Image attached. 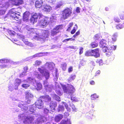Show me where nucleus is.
Segmentation results:
<instances>
[{"mask_svg":"<svg viewBox=\"0 0 124 124\" xmlns=\"http://www.w3.org/2000/svg\"><path fill=\"white\" fill-rule=\"evenodd\" d=\"M61 18L62 20L67 19L70 17L72 13V9L71 8L66 7L61 12Z\"/></svg>","mask_w":124,"mask_h":124,"instance_id":"1","label":"nucleus"},{"mask_svg":"<svg viewBox=\"0 0 124 124\" xmlns=\"http://www.w3.org/2000/svg\"><path fill=\"white\" fill-rule=\"evenodd\" d=\"M113 20L116 23H120L116 24V27L117 29H121L124 27V22H121V20L118 16H115L113 18Z\"/></svg>","mask_w":124,"mask_h":124,"instance_id":"2","label":"nucleus"},{"mask_svg":"<svg viewBox=\"0 0 124 124\" xmlns=\"http://www.w3.org/2000/svg\"><path fill=\"white\" fill-rule=\"evenodd\" d=\"M62 25H57L51 31V36H54L55 35L59 33L60 31L63 29Z\"/></svg>","mask_w":124,"mask_h":124,"instance_id":"3","label":"nucleus"},{"mask_svg":"<svg viewBox=\"0 0 124 124\" xmlns=\"http://www.w3.org/2000/svg\"><path fill=\"white\" fill-rule=\"evenodd\" d=\"M18 116L19 119H25L23 121V123L25 124H27L29 122H31V121H33L34 120L33 117L31 116L28 118L24 114H21L19 115Z\"/></svg>","mask_w":124,"mask_h":124,"instance_id":"4","label":"nucleus"},{"mask_svg":"<svg viewBox=\"0 0 124 124\" xmlns=\"http://www.w3.org/2000/svg\"><path fill=\"white\" fill-rule=\"evenodd\" d=\"M49 18H45L43 20H42L39 21V25L43 27L46 26L48 24L49 21L48 20Z\"/></svg>","mask_w":124,"mask_h":124,"instance_id":"5","label":"nucleus"},{"mask_svg":"<svg viewBox=\"0 0 124 124\" xmlns=\"http://www.w3.org/2000/svg\"><path fill=\"white\" fill-rule=\"evenodd\" d=\"M36 108L39 109H41L43 108L44 103L43 101L38 99L35 103Z\"/></svg>","mask_w":124,"mask_h":124,"instance_id":"6","label":"nucleus"},{"mask_svg":"<svg viewBox=\"0 0 124 124\" xmlns=\"http://www.w3.org/2000/svg\"><path fill=\"white\" fill-rule=\"evenodd\" d=\"M52 10V8L50 6L47 4H44L42 8V10L45 12H49Z\"/></svg>","mask_w":124,"mask_h":124,"instance_id":"7","label":"nucleus"},{"mask_svg":"<svg viewBox=\"0 0 124 124\" xmlns=\"http://www.w3.org/2000/svg\"><path fill=\"white\" fill-rule=\"evenodd\" d=\"M92 56H94L96 58L99 57L100 56L99 53V49L98 48L92 50Z\"/></svg>","mask_w":124,"mask_h":124,"instance_id":"8","label":"nucleus"},{"mask_svg":"<svg viewBox=\"0 0 124 124\" xmlns=\"http://www.w3.org/2000/svg\"><path fill=\"white\" fill-rule=\"evenodd\" d=\"M10 13L11 14L10 15V16H11L13 18L15 19V20L17 21H19L18 22H17V23L21 24V22L20 20L19 19V18L18 17L16 16V14H15V13H13L12 12V10H11L10 11Z\"/></svg>","mask_w":124,"mask_h":124,"instance_id":"9","label":"nucleus"},{"mask_svg":"<svg viewBox=\"0 0 124 124\" xmlns=\"http://www.w3.org/2000/svg\"><path fill=\"white\" fill-rule=\"evenodd\" d=\"M12 3L16 6H19L23 4V0H11Z\"/></svg>","mask_w":124,"mask_h":124,"instance_id":"10","label":"nucleus"},{"mask_svg":"<svg viewBox=\"0 0 124 124\" xmlns=\"http://www.w3.org/2000/svg\"><path fill=\"white\" fill-rule=\"evenodd\" d=\"M43 1L42 0H38L35 3V6L37 8H40L43 6Z\"/></svg>","mask_w":124,"mask_h":124,"instance_id":"11","label":"nucleus"},{"mask_svg":"<svg viewBox=\"0 0 124 124\" xmlns=\"http://www.w3.org/2000/svg\"><path fill=\"white\" fill-rule=\"evenodd\" d=\"M63 117V115L59 114L55 116L54 119L55 122H57L60 121Z\"/></svg>","mask_w":124,"mask_h":124,"instance_id":"12","label":"nucleus"},{"mask_svg":"<svg viewBox=\"0 0 124 124\" xmlns=\"http://www.w3.org/2000/svg\"><path fill=\"white\" fill-rule=\"evenodd\" d=\"M29 14L26 11L23 14V19L24 21H27L29 19Z\"/></svg>","mask_w":124,"mask_h":124,"instance_id":"13","label":"nucleus"},{"mask_svg":"<svg viewBox=\"0 0 124 124\" xmlns=\"http://www.w3.org/2000/svg\"><path fill=\"white\" fill-rule=\"evenodd\" d=\"M35 89L37 91L40 90L42 88V84L40 82L37 83L36 85L35 86Z\"/></svg>","mask_w":124,"mask_h":124,"instance_id":"14","label":"nucleus"},{"mask_svg":"<svg viewBox=\"0 0 124 124\" xmlns=\"http://www.w3.org/2000/svg\"><path fill=\"white\" fill-rule=\"evenodd\" d=\"M12 12L13 13H15V14H17V13L20 14V12L22 11L21 8L18 7L16 8H13L11 9Z\"/></svg>","mask_w":124,"mask_h":124,"instance_id":"15","label":"nucleus"},{"mask_svg":"<svg viewBox=\"0 0 124 124\" xmlns=\"http://www.w3.org/2000/svg\"><path fill=\"white\" fill-rule=\"evenodd\" d=\"M57 105V104L56 102L52 101L50 104V107L51 108V110H54L55 108L56 107Z\"/></svg>","mask_w":124,"mask_h":124,"instance_id":"16","label":"nucleus"},{"mask_svg":"<svg viewBox=\"0 0 124 124\" xmlns=\"http://www.w3.org/2000/svg\"><path fill=\"white\" fill-rule=\"evenodd\" d=\"M43 16V15L40 13H35L31 16V17L35 18L36 19H38V17L40 19Z\"/></svg>","mask_w":124,"mask_h":124,"instance_id":"17","label":"nucleus"},{"mask_svg":"<svg viewBox=\"0 0 124 124\" xmlns=\"http://www.w3.org/2000/svg\"><path fill=\"white\" fill-rule=\"evenodd\" d=\"M21 82L22 81L21 79L16 78L15 80L14 84L15 86L18 87L21 84Z\"/></svg>","mask_w":124,"mask_h":124,"instance_id":"18","label":"nucleus"},{"mask_svg":"<svg viewBox=\"0 0 124 124\" xmlns=\"http://www.w3.org/2000/svg\"><path fill=\"white\" fill-rule=\"evenodd\" d=\"M71 121L70 119H68L66 120H62L61 122V124H71Z\"/></svg>","mask_w":124,"mask_h":124,"instance_id":"19","label":"nucleus"},{"mask_svg":"<svg viewBox=\"0 0 124 124\" xmlns=\"http://www.w3.org/2000/svg\"><path fill=\"white\" fill-rule=\"evenodd\" d=\"M25 98L27 99L33 97V96L32 94L30 93L29 92L27 91L25 93Z\"/></svg>","mask_w":124,"mask_h":124,"instance_id":"20","label":"nucleus"},{"mask_svg":"<svg viewBox=\"0 0 124 124\" xmlns=\"http://www.w3.org/2000/svg\"><path fill=\"white\" fill-rule=\"evenodd\" d=\"M98 43L95 42H92L90 45L92 48H93L97 47L98 46Z\"/></svg>","mask_w":124,"mask_h":124,"instance_id":"21","label":"nucleus"},{"mask_svg":"<svg viewBox=\"0 0 124 124\" xmlns=\"http://www.w3.org/2000/svg\"><path fill=\"white\" fill-rule=\"evenodd\" d=\"M45 53L40 52L35 54L34 56V57H41L45 55Z\"/></svg>","mask_w":124,"mask_h":124,"instance_id":"22","label":"nucleus"},{"mask_svg":"<svg viewBox=\"0 0 124 124\" xmlns=\"http://www.w3.org/2000/svg\"><path fill=\"white\" fill-rule=\"evenodd\" d=\"M92 50H88L86 51L85 54V55L86 56H92Z\"/></svg>","mask_w":124,"mask_h":124,"instance_id":"23","label":"nucleus"},{"mask_svg":"<svg viewBox=\"0 0 124 124\" xmlns=\"http://www.w3.org/2000/svg\"><path fill=\"white\" fill-rule=\"evenodd\" d=\"M67 64L66 63H64L61 64V68L64 71H65L66 69Z\"/></svg>","mask_w":124,"mask_h":124,"instance_id":"24","label":"nucleus"},{"mask_svg":"<svg viewBox=\"0 0 124 124\" xmlns=\"http://www.w3.org/2000/svg\"><path fill=\"white\" fill-rule=\"evenodd\" d=\"M43 76H45L46 79L47 80L50 77L49 73L47 71H45L44 73Z\"/></svg>","mask_w":124,"mask_h":124,"instance_id":"25","label":"nucleus"},{"mask_svg":"<svg viewBox=\"0 0 124 124\" xmlns=\"http://www.w3.org/2000/svg\"><path fill=\"white\" fill-rule=\"evenodd\" d=\"M30 20L31 23L34 24L37 22V19H36L35 18L31 17L30 19Z\"/></svg>","mask_w":124,"mask_h":124,"instance_id":"26","label":"nucleus"},{"mask_svg":"<svg viewBox=\"0 0 124 124\" xmlns=\"http://www.w3.org/2000/svg\"><path fill=\"white\" fill-rule=\"evenodd\" d=\"M37 122L38 123H42L44 122V119L42 117H39L37 119Z\"/></svg>","mask_w":124,"mask_h":124,"instance_id":"27","label":"nucleus"},{"mask_svg":"<svg viewBox=\"0 0 124 124\" xmlns=\"http://www.w3.org/2000/svg\"><path fill=\"white\" fill-rule=\"evenodd\" d=\"M96 62L99 64L100 66L102 65L103 64V61L102 59H97L96 60Z\"/></svg>","mask_w":124,"mask_h":124,"instance_id":"28","label":"nucleus"},{"mask_svg":"<svg viewBox=\"0 0 124 124\" xmlns=\"http://www.w3.org/2000/svg\"><path fill=\"white\" fill-rule=\"evenodd\" d=\"M75 26L76 27H74L73 29L71 30L70 32L71 34H73L75 32L76 30L78 29V26L76 24L75 25Z\"/></svg>","mask_w":124,"mask_h":124,"instance_id":"29","label":"nucleus"},{"mask_svg":"<svg viewBox=\"0 0 124 124\" xmlns=\"http://www.w3.org/2000/svg\"><path fill=\"white\" fill-rule=\"evenodd\" d=\"M99 96L97 95L96 93H94L91 96V98L92 100H94L98 98Z\"/></svg>","mask_w":124,"mask_h":124,"instance_id":"30","label":"nucleus"},{"mask_svg":"<svg viewBox=\"0 0 124 124\" xmlns=\"http://www.w3.org/2000/svg\"><path fill=\"white\" fill-rule=\"evenodd\" d=\"M76 76L75 75H71L70 77L68 79V81L69 82H70L73 80L75 78Z\"/></svg>","mask_w":124,"mask_h":124,"instance_id":"31","label":"nucleus"},{"mask_svg":"<svg viewBox=\"0 0 124 124\" xmlns=\"http://www.w3.org/2000/svg\"><path fill=\"white\" fill-rule=\"evenodd\" d=\"M64 110V108L63 105H60L58 108V112L63 111Z\"/></svg>","mask_w":124,"mask_h":124,"instance_id":"32","label":"nucleus"},{"mask_svg":"<svg viewBox=\"0 0 124 124\" xmlns=\"http://www.w3.org/2000/svg\"><path fill=\"white\" fill-rule=\"evenodd\" d=\"M102 47V51L104 52H107V50H109L108 49V47L107 46H103L102 45L101 46Z\"/></svg>","mask_w":124,"mask_h":124,"instance_id":"33","label":"nucleus"},{"mask_svg":"<svg viewBox=\"0 0 124 124\" xmlns=\"http://www.w3.org/2000/svg\"><path fill=\"white\" fill-rule=\"evenodd\" d=\"M18 106L21 108L22 109H26L27 108L24 106V104H22L21 103H19L18 105Z\"/></svg>","mask_w":124,"mask_h":124,"instance_id":"34","label":"nucleus"},{"mask_svg":"<svg viewBox=\"0 0 124 124\" xmlns=\"http://www.w3.org/2000/svg\"><path fill=\"white\" fill-rule=\"evenodd\" d=\"M73 25V22H72L70 23L68 25V27L66 30L67 31H70Z\"/></svg>","mask_w":124,"mask_h":124,"instance_id":"35","label":"nucleus"},{"mask_svg":"<svg viewBox=\"0 0 124 124\" xmlns=\"http://www.w3.org/2000/svg\"><path fill=\"white\" fill-rule=\"evenodd\" d=\"M22 87L25 89H27V88L30 86V85L28 84H23L22 85Z\"/></svg>","mask_w":124,"mask_h":124,"instance_id":"36","label":"nucleus"},{"mask_svg":"<svg viewBox=\"0 0 124 124\" xmlns=\"http://www.w3.org/2000/svg\"><path fill=\"white\" fill-rule=\"evenodd\" d=\"M51 98L48 95H46V98L45 101L47 102L51 101Z\"/></svg>","mask_w":124,"mask_h":124,"instance_id":"37","label":"nucleus"},{"mask_svg":"<svg viewBox=\"0 0 124 124\" xmlns=\"http://www.w3.org/2000/svg\"><path fill=\"white\" fill-rule=\"evenodd\" d=\"M117 36L115 34H114L113 35L112 39L113 42H114L116 41V40Z\"/></svg>","mask_w":124,"mask_h":124,"instance_id":"38","label":"nucleus"},{"mask_svg":"<svg viewBox=\"0 0 124 124\" xmlns=\"http://www.w3.org/2000/svg\"><path fill=\"white\" fill-rule=\"evenodd\" d=\"M63 5V3L61 2H60L55 6L56 8H60L61 6Z\"/></svg>","mask_w":124,"mask_h":124,"instance_id":"39","label":"nucleus"},{"mask_svg":"<svg viewBox=\"0 0 124 124\" xmlns=\"http://www.w3.org/2000/svg\"><path fill=\"white\" fill-rule=\"evenodd\" d=\"M75 40V39H72V38H69L68 39H65L62 41L63 42H66L69 41H74Z\"/></svg>","mask_w":124,"mask_h":124,"instance_id":"40","label":"nucleus"},{"mask_svg":"<svg viewBox=\"0 0 124 124\" xmlns=\"http://www.w3.org/2000/svg\"><path fill=\"white\" fill-rule=\"evenodd\" d=\"M41 62L40 61L36 60L35 62V65L36 66H39L41 64Z\"/></svg>","mask_w":124,"mask_h":124,"instance_id":"41","label":"nucleus"},{"mask_svg":"<svg viewBox=\"0 0 124 124\" xmlns=\"http://www.w3.org/2000/svg\"><path fill=\"white\" fill-rule=\"evenodd\" d=\"M46 98V95L44 96H40L38 99L44 101H45Z\"/></svg>","mask_w":124,"mask_h":124,"instance_id":"42","label":"nucleus"},{"mask_svg":"<svg viewBox=\"0 0 124 124\" xmlns=\"http://www.w3.org/2000/svg\"><path fill=\"white\" fill-rule=\"evenodd\" d=\"M24 44L26 45L29 46H32V43L31 42L28 41V40L26 41Z\"/></svg>","mask_w":124,"mask_h":124,"instance_id":"43","label":"nucleus"},{"mask_svg":"<svg viewBox=\"0 0 124 124\" xmlns=\"http://www.w3.org/2000/svg\"><path fill=\"white\" fill-rule=\"evenodd\" d=\"M38 71L40 72V73L42 74L44 72V69H43L40 68H38Z\"/></svg>","mask_w":124,"mask_h":124,"instance_id":"44","label":"nucleus"},{"mask_svg":"<svg viewBox=\"0 0 124 124\" xmlns=\"http://www.w3.org/2000/svg\"><path fill=\"white\" fill-rule=\"evenodd\" d=\"M8 60L4 59H3L0 60V63H3L7 62Z\"/></svg>","mask_w":124,"mask_h":124,"instance_id":"45","label":"nucleus"},{"mask_svg":"<svg viewBox=\"0 0 124 124\" xmlns=\"http://www.w3.org/2000/svg\"><path fill=\"white\" fill-rule=\"evenodd\" d=\"M73 71V67L72 66H70L68 69V72L70 73Z\"/></svg>","mask_w":124,"mask_h":124,"instance_id":"46","label":"nucleus"},{"mask_svg":"<svg viewBox=\"0 0 124 124\" xmlns=\"http://www.w3.org/2000/svg\"><path fill=\"white\" fill-rule=\"evenodd\" d=\"M71 106L72 109L73 111L75 112L77 111V109L74 105L72 104Z\"/></svg>","mask_w":124,"mask_h":124,"instance_id":"47","label":"nucleus"},{"mask_svg":"<svg viewBox=\"0 0 124 124\" xmlns=\"http://www.w3.org/2000/svg\"><path fill=\"white\" fill-rule=\"evenodd\" d=\"M119 16L120 19L121 20L124 19V12H123Z\"/></svg>","mask_w":124,"mask_h":124,"instance_id":"48","label":"nucleus"},{"mask_svg":"<svg viewBox=\"0 0 124 124\" xmlns=\"http://www.w3.org/2000/svg\"><path fill=\"white\" fill-rule=\"evenodd\" d=\"M62 89L65 93H67V92L68 89L67 87L65 86H63L62 87Z\"/></svg>","mask_w":124,"mask_h":124,"instance_id":"49","label":"nucleus"},{"mask_svg":"<svg viewBox=\"0 0 124 124\" xmlns=\"http://www.w3.org/2000/svg\"><path fill=\"white\" fill-rule=\"evenodd\" d=\"M5 10L0 9V15H3L5 13Z\"/></svg>","mask_w":124,"mask_h":124,"instance_id":"50","label":"nucleus"},{"mask_svg":"<svg viewBox=\"0 0 124 124\" xmlns=\"http://www.w3.org/2000/svg\"><path fill=\"white\" fill-rule=\"evenodd\" d=\"M83 48L82 47H80L79 49V54L80 55L81 54H82L83 52Z\"/></svg>","mask_w":124,"mask_h":124,"instance_id":"51","label":"nucleus"},{"mask_svg":"<svg viewBox=\"0 0 124 124\" xmlns=\"http://www.w3.org/2000/svg\"><path fill=\"white\" fill-rule=\"evenodd\" d=\"M56 92L57 94L59 95L60 96L62 94V93L59 90H56Z\"/></svg>","mask_w":124,"mask_h":124,"instance_id":"52","label":"nucleus"},{"mask_svg":"<svg viewBox=\"0 0 124 124\" xmlns=\"http://www.w3.org/2000/svg\"><path fill=\"white\" fill-rule=\"evenodd\" d=\"M107 53L106 54V55L108 56H110L111 55V52L107 51Z\"/></svg>","mask_w":124,"mask_h":124,"instance_id":"53","label":"nucleus"},{"mask_svg":"<svg viewBox=\"0 0 124 124\" xmlns=\"http://www.w3.org/2000/svg\"><path fill=\"white\" fill-rule=\"evenodd\" d=\"M99 37V36L98 34H96L94 36V38L95 39H96Z\"/></svg>","mask_w":124,"mask_h":124,"instance_id":"54","label":"nucleus"},{"mask_svg":"<svg viewBox=\"0 0 124 124\" xmlns=\"http://www.w3.org/2000/svg\"><path fill=\"white\" fill-rule=\"evenodd\" d=\"M44 112L45 114H47L49 112V110L45 108L44 109Z\"/></svg>","mask_w":124,"mask_h":124,"instance_id":"55","label":"nucleus"},{"mask_svg":"<svg viewBox=\"0 0 124 124\" xmlns=\"http://www.w3.org/2000/svg\"><path fill=\"white\" fill-rule=\"evenodd\" d=\"M23 70L25 73L27 72V71L28 70V67L27 66H26L24 67L23 68Z\"/></svg>","mask_w":124,"mask_h":124,"instance_id":"56","label":"nucleus"},{"mask_svg":"<svg viewBox=\"0 0 124 124\" xmlns=\"http://www.w3.org/2000/svg\"><path fill=\"white\" fill-rule=\"evenodd\" d=\"M6 66L5 65H0V68L2 69L3 68H4L6 67Z\"/></svg>","mask_w":124,"mask_h":124,"instance_id":"57","label":"nucleus"},{"mask_svg":"<svg viewBox=\"0 0 124 124\" xmlns=\"http://www.w3.org/2000/svg\"><path fill=\"white\" fill-rule=\"evenodd\" d=\"M27 39H26V38H25L24 37L23 38H22V41L24 42V43L26 41H27Z\"/></svg>","mask_w":124,"mask_h":124,"instance_id":"58","label":"nucleus"},{"mask_svg":"<svg viewBox=\"0 0 124 124\" xmlns=\"http://www.w3.org/2000/svg\"><path fill=\"white\" fill-rule=\"evenodd\" d=\"M76 11L78 13H79L80 12V8L79 7H77L76 8Z\"/></svg>","mask_w":124,"mask_h":124,"instance_id":"59","label":"nucleus"},{"mask_svg":"<svg viewBox=\"0 0 124 124\" xmlns=\"http://www.w3.org/2000/svg\"><path fill=\"white\" fill-rule=\"evenodd\" d=\"M100 73V71L99 70L97 71L95 73V76H98L99 75Z\"/></svg>","mask_w":124,"mask_h":124,"instance_id":"60","label":"nucleus"},{"mask_svg":"<svg viewBox=\"0 0 124 124\" xmlns=\"http://www.w3.org/2000/svg\"><path fill=\"white\" fill-rule=\"evenodd\" d=\"M24 72H23L21 73L19 75V77L20 78H21L23 77V76L24 75V73L23 74V73Z\"/></svg>","mask_w":124,"mask_h":124,"instance_id":"61","label":"nucleus"},{"mask_svg":"<svg viewBox=\"0 0 124 124\" xmlns=\"http://www.w3.org/2000/svg\"><path fill=\"white\" fill-rule=\"evenodd\" d=\"M64 115L66 116H69V113L67 112H65L64 113Z\"/></svg>","mask_w":124,"mask_h":124,"instance_id":"62","label":"nucleus"},{"mask_svg":"<svg viewBox=\"0 0 124 124\" xmlns=\"http://www.w3.org/2000/svg\"><path fill=\"white\" fill-rule=\"evenodd\" d=\"M63 104H64L66 109L68 107V105L66 103L64 102L63 103Z\"/></svg>","mask_w":124,"mask_h":124,"instance_id":"63","label":"nucleus"},{"mask_svg":"<svg viewBox=\"0 0 124 124\" xmlns=\"http://www.w3.org/2000/svg\"><path fill=\"white\" fill-rule=\"evenodd\" d=\"M70 88H71L72 91H74L75 90L74 87L72 85H71L70 86Z\"/></svg>","mask_w":124,"mask_h":124,"instance_id":"64","label":"nucleus"}]
</instances>
